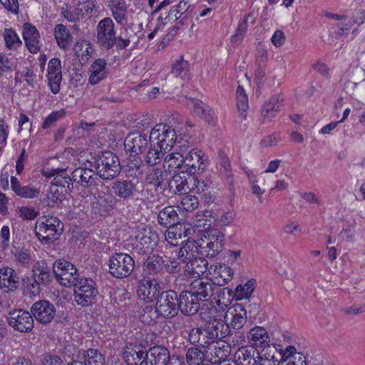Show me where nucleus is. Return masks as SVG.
Masks as SVG:
<instances>
[{"label":"nucleus","instance_id":"obj_22","mask_svg":"<svg viewBox=\"0 0 365 365\" xmlns=\"http://www.w3.org/2000/svg\"><path fill=\"white\" fill-rule=\"evenodd\" d=\"M123 358L128 365H142L148 358V353L144 347L130 344L126 346Z\"/></svg>","mask_w":365,"mask_h":365},{"label":"nucleus","instance_id":"obj_44","mask_svg":"<svg viewBox=\"0 0 365 365\" xmlns=\"http://www.w3.org/2000/svg\"><path fill=\"white\" fill-rule=\"evenodd\" d=\"M5 46L10 51H16L22 46V41L17 33L11 28H6L3 34Z\"/></svg>","mask_w":365,"mask_h":365},{"label":"nucleus","instance_id":"obj_45","mask_svg":"<svg viewBox=\"0 0 365 365\" xmlns=\"http://www.w3.org/2000/svg\"><path fill=\"white\" fill-rule=\"evenodd\" d=\"M236 105L240 116L245 119L249 108V99L242 86H238L236 90Z\"/></svg>","mask_w":365,"mask_h":365},{"label":"nucleus","instance_id":"obj_39","mask_svg":"<svg viewBox=\"0 0 365 365\" xmlns=\"http://www.w3.org/2000/svg\"><path fill=\"white\" fill-rule=\"evenodd\" d=\"M54 36L58 46L63 49L69 48L73 41V37L63 24H57L54 28Z\"/></svg>","mask_w":365,"mask_h":365},{"label":"nucleus","instance_id":"obj_61","mask_svg":"<svg viewBox=\"0 0 365 365\" xmlns=\"http://www.w3.org/2000/svg\"><path fill=\"white\" fill-rule=\"evenodd\" d=\"M182 235V233L181 230L174 225L168 227V230L165 234V237L170 245L176 246L178 242V240L181 239Z\"/></svg>","mask_w":365,"mask_h":365},{"label":"nucleus","instance_id":"obj_15","mask_svg":"<svg viewBox=\"0 0 365 365\" xmlns=\"http://www.w3.org/2000/svg\"><path fill=\"white\" fill-rule=\"evenodd\" d=\"M31 312L36 321L43 324L50 323L55 317L56 308L47 300H40L33 304Z\"/></svg>","mask_w":365,"mask_h":365},{"label":"nucleus","instance_id":"obj_31","mask_svg":"<svg viewBox=\"0 0 365 365\" xmlns=\"http://www.w3.org/2000/svg\"><path fill=\"white\" fill-rule=\"evenodd\" d=\"M163 169L168 173L172 174L184 169V154L174 151L165 155L163 162Z\"/></svg>","mask_w":365,"mask_h":365},{"label":"nucleus","instance_id":"obj_21","mask_svg":"<svg viewBox=\"0 0 365 365\" xmlns=\"http://www.w3.org/2000/svg\"><path fill=\"white\" fill-rule=\"evenodd\" d=\"M178 258L175 259L178 262L185 264L190 263L191 261L201 255V249L199 244L195 241H187L178 251H175Z\"/></svg>","mask_w":365,"mask_h":365},{"label":"nucleus","instance_id":"obj_8","mask_svg":"<svg viewBox=\"0 0 365 365\" xmlns=\"http://www.w3.org/2000/svg\"><path fill=\"white\" fill-rule=\"evenodd\" d=\"M224 240L223 234L217 229H209L202 232L198 242L201 255L215 257L220 250Z\"/></svg>","mask_w":365,"mask_h":365},{"label":"nucleus","instance_id":"obj_11","mask_svg":"<svg viewBox=\"0 0 365 365\" xmlns=\"http://www.w3.org/2000/svg\"><path fill=\"white\" fill-rule=\"evenodd\" d=\"M144 271L150 275L160 274L164 271L174 273L179 271V263L173 257L165 264L162 257L153 255L148 257L144 263Z\"/></svg>","mask_w":365,"mask_h":365},{"label":"nucleus","instance_id":"obj_57","mask_svg":"<svg viewBox=\"0 0 365 365\" xmlns=\"http://www.w3.org/2000/svg\"><path fill=\"white\" fill-rule=\"evenodd\" d=\"M63 198V190L51 185L50 192L47 194L48 205L51 207L58 206Z\"/></svg>","mask_w":365,"mask_h":365},{"label":"nucleus","instance_id":"obj_16","mask_svg":"<svg viewBox=\"0 0 365 365\" xmlns=\"http://www.w3.org/2000/svg\"><path fill=\"white\" fill-rule=\"evenodd\" d=\"M233 274L234 272L230 267L225 264L218 263L209 267L207 275L213 284L222 287L232 279Z\"/></svg>","mask_w":365,"mask_h":365},{"label":"nucleus","instance_id":"obj_53","mask_svg":"<svg viewBox=\"0 0 365 365\" xmlns=\"http://www.w3.org/2000/svg\"><path fill=\"white\" fill-rule=\"evenodd\" d=\"M237 365H255L256 359L252 357L250 351L247 347L238 349L235 354Z\"/></svg>","mask_w":365,"mask_h":365},{"label":"nucleus","instance_id":"obj_34","mask_svg":"<svg viewBox=\"0 0 365 365\" xmlns=\"http://www.w3.org/2000/svg\"><path fill=\"white\" fill-rule=\"evenodd\" d=\"M277 351V348L274 344L262 348L257 352L256 363H258L259 365H278L279 360L275 356Z\"/></svg>","mask_w":365,"mask_h":365},{"label":"nucleus","instance_id":"obj_23","mask_svg":"<svg viewBox=\"0 0 365 365\" xmlns=\"http://www.w3.org/2000/svg\"><path fill=\"white\" fill-rule=\"evenodd\" d=\"M148 140L140 133H130L125 139L124 146L127 152L135 156L141 153L147 147Z\"/></svg>","mask_w":365,"mask_h":365},{"label":"nucleus","instance_id":"obj_26","mask_svg":"<svg viewBox=\"0 0 365 365\" xmlns=\"http://www.w3.org/2000/svg\"><path fill=\"white\" fill-rule=\"evenodd\" d=\"M22 35L26 46L32 53H36L40 51V36L36 28L31 24L26 23L23 26Z\"/></svg>","mask_w":365,"mask_h":365},{"label":"nucleus","instance_id":"obj_43","mask_svg":"<svg viewBox=\"0 0 365 365\" xmlns=\"http://www.w3.org/2000/svg\"><path fill=\"white\" fill-rule=\"evenodd\" d=\"M177 202V207L181 212H191L199 206L198 198L191 195H180Z\"/></svg>","mask_w":365,"mask_h":365},{"label":"nucleus","instance_id":"obj_49","mask_svg":"<svg viewBox=\"0 0 365 365\" xmlns=\"http://www.w3.org/2000/svg\"><path fill=\"white\" fill-rule=\"evenodd\" d=\"M73 51L78 59L86 61L91 56L93 49L88 41L82 40L75 44Z\"/></svg>","mask_w":365,"mask_h":365},{"label":"nucleus","instance_id":"obj_20","mask_svg":"<svg viewBox=\"0 0 365 365\" xmlns=\"http://www.w3.org/2000/svg\"><path fill=\"white\" fill-rule=\"evenodd\" d=\"M248 342L252 347L263 348L272 344L267 329L262 326H255L247 334Z\"/></svg>","mask_w":365,"mask_h":365},{"label":"nucleus","instance_id":"obj_13","mask_svg":"<svg viewBox=\"0 0 365 365\" xmlns=\"http://www.w3.org/2000/svg\"><path fill=\"white\" fill-rule=\"evenodd\" d=\"M98 43L106 49L111 48L116 42L115 26L110 18H104L97 26Z\"/></svg>","mask_w":365,"mask_h":365},{"label":"nucleus","instance_id":"obj_2","mask_svg":"<svg viewBox=\"0 0 365 365\" xmlns=\"http://www.w3.org/2000/svg\"><path fill=\"white\" fill-rule=\"evenodd\" d=\"M190 137L182 133L177 135L174 128L167 124H157L152 129L149 140L161 147V149L170 152L174 145L179 144L182 148L189 143Z\"/></svg>","mask_w":365,"mask_h":365},{"label":"nucleus","instance_id":"obj_7","mask_svg":"<svg viewBox=\"0 0 365 365\" xmlns=\"http://www.w3.org/2000/svg\"><path fill=\"white\" fill-rule=\"evenodd\" d=\"M73 287H75L74 301L79 306L88 307L95 302L98 290L92 279L82 277Z\"/></svg>","mask_w":365,"mask_h":365},{"label":"nucleus","instance_id":"obj_6","mask_svg":"<svg viewBox=\"0 0 365 365\" xmlns=\"http://www.w3.org/2000/svg\"><path fill=\"white\" fill-rule=\"evenodd\" d=\"M97 175L103 180L117 177L121 170L118 158L110 151L103 152L95 163Z\"/></svg>","mask_w":365,"mask_h":365},{"label":"nucleus","instance_id":"obj_33","mask_svg":"<svg viewBox=\"0 0 365 365\" xmlns=\"http://www.w3.org/2000/svg\"><path fill=\"white\" fill-rule=\"evenodd\" d=\"M112 190L117 197L128 199L134 195L136 184L128 180H115L112 185Z\"/></svg>","mask_w":365,"mask_h":365},{"label":"nucleus","instance_id":"obj_42","mask_svg":"<svg viewBox=\"0 0 365 365\" xmlns=\"http://www.w3.org/2000/svg\"><path fill=\"white\" fill-rule=\"evenodd\" d=\"M168 153H169L168 150L161 149V147L154 142H150V147L145 155V162L148 165H155L160 163Z\"/></svg>","mask_w":365,"mask_h":365},{"label":"nucleus","instance_id":"obj_36","mask_svg":"<svg viewBox=\"0 0 365 365\" xmlns=\"http://www.w3.org/2000/svg\"><path fill=\"white\" fill-rule=\"evenodd\" d=\"M17 277L15 272L10 267H4L0 269V288L4 292L15 289L17 287Z\"/></svg>","mask_w":365,"mask_h":365},{"label":"nucleus","instance_id":"obj_12","mask_svg":"<svg viewBox=\"0 0 365 365\" xmlns=\"http://www.w3.org/2000/svg\"><path fill=\"white\" fill-rule=\"evenodd\" d=\"M158 235L150 227L138 229L135 235L134 245L139 253L151 252L157 246Z\"/></svg>","mask_w":365,"mask_h":365},{"label":"nucleus","instance_id":"obj_19","mask_svg":"<svg viewBox=\"0 0 365 365\" xmlns=\"http://www.w3.org/2000/svg\"><path fill=\"white\" fill-rule=\"evenodd\" d=\"M206 167L201 150L192 149L184 155V171L190 174L203 171Z\"/></svg>","mask_w":365,"mask_h":365},{"label":"nucleus","instance_id":"obj_50","mask_svg":"<svg viewBox=\"0 0 365 365\" xmlns=\"http://www.w3.org/2000/svg\"><path fill=\"white\" fill-rule=\"evenodd\" d=\"M279 102L277 97L271 98L264 105L261 110V115L264 119H271L279 110Z\"/></svg>","mask_w":365,"mask_h":365},{"label":"nucleus","instance_id":"obj_5","mask_svg":"<svg viewBox=\"0 0 365 365\" xmlns=\"http://www.w3.org/2000/svg\"><path fill=\"white\" fill-rule=\"evenodd\" d=\"M36 235L45 244H50L58 239L63 231L61 221L56 217L43 216L36 222Z\"/></svg>","mask_w":365,"mask_h":365},{"label":"nucleus","instance_id":"obj_32","mask_svg":"<svg viewBox=\"0 0 365 365\" xmlns=\"http://www.w3.org/2000/svg\"><path fill=\"white\" fill-rule=\"evenodd\" d=\"M208 263L207 261L199 255L197 258L187 263L185 265L186 274L193 278H200V277L205 273H208Z\"/></svg>","mask_w":365,"mask_h":365},{"label":"nucleus","instance_id":"obj_60","mask_svg":"<svg viewBox=\"0 0 365 365\" xmlns=\"http://www.w3.org/2000/svg\"><path fill=\"white\" fill-rule=\"evenodd\" d=\"M95 8V0H79L77 5V9L82 19L86 16H91Z\"/></svg>","mask_w":365,"mask_h":365},{"label":"nucleus","instance_id":"obj_41","mask_svg":"<svg viewBox=\"0 0 365 365\" xmlns=\"http://www.w3.org/2000/svg\"><path fill=\"white\" fill-rule=\"evenodd\" d=\"M158 220L160 225L170 227L178 222V216L173 207L168 206L159 212Z\"/></svg>","mask_w":365,"mask_h":365},{"label":"nucleus","instance_id":"obj_9","mask_svg":"<svg viewBox=\"0 0 365 365\" xmlns=\"http://www.w3.org/2000/svg\"><path fill=\"white\" fill-rule=\"evenodd\" d=\"M134 267L133 259L126 253H115L109 259V272L116 278L122 279L130 276Z\"/></svg>","mask_w":365,"mask_h":365},{"label":"nucleus","instance_id":"obj_18","mask_svg":"<svg viewBox=\"0 0 365 365\" xmlns=\"http://www.w3.org/2000/svg\"><path fill=\"white\" fill-rule=\"evenodd\" d=\"M188 291L200 300L206 301L213 294V283L207 275L197 278L190 282Z\"/></svg>","mask_w":365,"mask_h":365},{"label":"nucleus","instance_id":"obj_14","mask_svg":"<svg viewBox=\"0 0 365 365\" xmlns=\"http://www.w3.org/2000/svg\"><path fill=\"white\" fill-rule=\"evenodd\" d=\"M8 323L14 330L29 332L34 328V319L30 312L15 309L9 312Z\"/></svg>","mask_w":365,"mask_h":365},{"label":"nucleus","instance_id":"obj_51","mask_svg":"<svg viewBox=\"0 0 365 365\" xmlns=\"http://www.w3.org/2000/svg\"><path fill=\"white\" fill-rule=\"evenodd\" d=\"M190 184L191 186H190L189 190L192 191L197 194H206V192L210 188L211 185V182L209 180H205L201 178L192 175L190 179Z\"/></svg>","mask_w":365,"mask_h":365},{"label":"nucleus","instance_id":"obj_46","mask_svg":"<svg viewBox=\"0 0 365 365\" xmlns=\"http://www.w3.org/2000/svg\"><path fill=\"white\" fill-rule=\"evenodd\" d=\"M255 279H248L245 284H240L235 288V297L237 300L249 298L256 287Z\"/></svg>","mask_w":365,"mask_h":365},{"label":"nucleus","instance_id":"obj_58","mask_svg":"<svg viewBox=\"0 0 365 365\" xmlns=\"http://www.w3.org/2000/svg\"><path fill=\"white\" fill-rule=\"evenodd\" d=\"M12 254L13 261L16 264H28L32 259L30 252L24 248L15 249Z\"/></svg>","mask_w":365,"mask_h":365},{"label":"nucleus","instance_id":"obj_3","mask_svg":"<svg viewBox=\"0 0 365 365\" xmlns=\"http://www.w3.org/2000/svg\"><path fill=\"white\" fill-rule=\"evenodd\" d=\"M247 320V310L240 304H235L230 307L226 306L224 324L218 323L215 337L224 339L229 335L230 328L240 329Z\"/></svg>","mask_w":365,"mask_h":365},{"label":"nucleus","instance_id":"obj_63","mask_svg":"<svg viewBox=\"0 0 365 365\" xmlns=\"http://www.w3.org/2000/svg\"><path fill=\"white\" fill-rule=\"evenodd\" d=\"M354 236V226L351 223L345 222L339 235V238L342 241L351 242Z\"/></svg>","mask_w":365,"mask_h":365},{"label":"nucleus","instance_id":"obj_29","mask_svg":"<svg viewBox=\"0 0 365 365\" xmlns=\"http://www.w3.org/2000/svg\"><path fill=\"white\" fill-rule=\"evenodd\" d=\"M187 105L193 108L194 112L201 118L205 120L210 125H215L217 122L215 111L200 100L190 98Z\"/></svg>","mask_w":365,"mask_h":365},{"label":"nucleus","instance_id":"obj_35","mask_svg":"<svg viewBox=\"0 0 365 365\" xmlns=\"http://www.w3.org/2000/svg\"><path fill=\"white\" fill-rule=\"evenodd\" d=\"M213 219L212 217V212L209 210L199 211L197 212L193 218L190 225L193 227L192 232H194V228H198L199 232H205L210 229Z\"/></svg>","mask_w":365,"mask_h":365},{"label":"nucleus","instance_id":"obj_25","mask_svg":"<svg viewBox=\"0 0 365 365\" xmlns=\"http://www.w3.org/2000/svg\"><path fill=\"white\" fill-rule=\"evenodd\" d=\"M200 301L188 290L182 292L178 297L179 309L186 315H193L200 309Z\"/></svg>","mask_w":365,"mask_h":365},{"label":"nucleus","instance_id":"obj_47","mask_svg":"<svg viewBox=\"0 0 365 365\" xmlns=\"http://www.w3.org/2000/svg\"><path fill=\"white\" fill-rule=\"evenodd\" d=\"M127 6L123 0H111L110 10L115 20L123 24L125 20Z\"/></svg>","mask_w":365,"mask_h":365},{"label":"nucleus","instance_id":"obj_62","mask_svg":"<svg viewBox=\"0 0 365 365\" xmlns=\"http://www.w3.org/2000/svg\"><path fill=\"white\" fill-rule=\"evenodd\" d=\"M16 215L23 220H33L37 217L38 212L32 207L24 206L17 208Z\"/></svg>","mask_w":365,"mask_h":365},{"label":"nucleus","instance_id":"obj_37","mask_svg":"<svg viewBox=\"0 0 365 365\" xmlns=\"http://www.w3.org/2000/svg\"><path fill=\"white\" fill-rule=\"evenodd\" d=\"M168 178V173L165 169L153 168L146 172L145 182L154 187H158L163 185Z\"/></svg>","mask_w":365,"mask_h":365},{"label":"nucleus","instance_id":"obj_10","mask_svg":"<svg viewBox=\"0 0 365 365\" xmlns=\"http://www.w3.org/2000/svg\"><path fill=\"white\" fill-rule=\"evenodd\" d=\"M53 269L56 279L64 287H73L81 279L80 274L74 265L66 260L59 259L56 261Z\"/></svg>","mask_w":365,"mask_h":365},{"label":"nucleus","instance_id":"obj_30","mask_svg":"<svg viewBox=\"0 0 365 365\" xmlns=\"http://www.w3.org/2000/svg\"><path fill=\"white\" fill-rule=\"evenodd\" d=\"M147 353L145 365H166L170 359L169 351L163 346L151 347Z\"/></svg>","mask_w":365,"mask_h":365},{"label":"nucleus","instance_id":"obj_28","mask_svg":"<svg viewBox=\"0 0 365 365\" xmlns=\"http://www.w3.org/2000/svg\"><path fill=\"white\" fill-rule=\"evenodd\" d=\"M137 292L140 299L152 302L159 294V284L155 279H143L140 282Z\"/></svg>","mask_w":365,"mask_h":365},{"label":"nucleus","instance_id":"obj_52","mask_svg":"<svg viewBox=\"0 0 365 365\" xmlns=\"http://www.w3.org/2000/svg\"><path fill=\"white\" fill-rule=\"evenodd\" d=\"M190 6L188 1L181 0L176 6L171 8L166 18H168L169 20L171 21H176L182 14H189Z\"/></svg>","mask_w":365,"mask_h":365},{"label":"nucleus","instance_id":"obj_54","mask_svg":"<svg viewBox=\"0 0 365 365\" xmlns=\"http://www.w3.org/2000/svg\"><path fill=\"white\" fill-rule=\"evenodd\" d=\"M83 358H84V363L87 365H104V357L97 349H90L87 350Z\"/></svg>","mask_w":365,"mask_h":365},{"label":"nucleus","instance_id":"obj_56","mask_svg":"<svg viewBox=\"0 0 365 365\" xmlns=\"http://www.w3.org/2000/svg\"><path fill=\"white\" fill-rule=\"evenodd\" d=\"M204 359L203 351L197 348H191L187 351L186 361L189 365H202Z\"/></svg>","mask_w":365,"mask_h":365},{"label":"nucleus","instance_id":"obj_27","mask_svg":"<svg viewBox=\"0 0 365 365\" xmlns=\"http://www.w3.org/2000/svg\"><path fill=\"white\" fill-rule=\"evenodd\" d=\"M109 72L107 62L103 58L96 59L90 66L88 83L96 85L104 80Z\"/></svg>","mask_w":365,"mask_h":365},{"label":"nucleus","instance_id":"obj_59","mask_svg":"<svg viewBox=\"0 0 365 365\" xmlns=\"http://www.w3.org/2000/svg\"><path fill=\"white\" fill-rule=\"evenodd\" d=\"M72 180V177L71 178L66 171L62 169L52 180L51 185L56 186L63 190L66 187H69Z\"/></svg>","mask_w":365,"mask_h":365},{"label":"nucleus","instance_id":"obj_64","mask_svg":"<svg viewBox=\"0 0 365 365\" xmlns=\"http://www.w3.org/2000/svg\"><path fill=\"white\" fill-rule=\"evenodd\" d=\"M235 217V212L227 211L218 216L215 220L217 226H227L233 222Z\"/></svg>","mask_w":365,"mask_h":365},{"label":"nucleus","instance_id":"obj_4","mask_svg":"<svg viewBox=\"0 0 365 365\" xmlns=\"http://www.w3.org/2000/svg\"><path fill=\"white\" fill-rule=\"evenodd\" d=\"M226 305H217L205 304L200 309V317L201 319L206 323L205 329L207 338L212 341L222 339L220 337H215L218 323L224 324Z\"/></svg>","mask_w":365,"mask_h":365},{"label":"nucleus","instance_id":"obj_40","mask_svg":"<svg viewBox=\"0 0 365 365\" xmlns=\"http://www.w3.org/2000/svg\"><path fill=\"white\" fill-rule=\"evenodd\" d=\"M190 64L184 60L182 56H179L174 61L172 68L171 74L175 78H180L183 81L190 79Z\"/></svg>","mask_w":365,"mask_h":365},{"label":"nucleus","instance_id":"obj_1","mask_svg":"<svg viewBox=\"0 0 365 365\" xmlns=\"http://www.w3.org/2000/svg\"><path fill=\"white\" fill-rule=\"evenodd\" d=\"M179 311L178 297L175 292L168 290L163 292L157 298L155 308L147 306L143 309L142 321L145 323H155L158 317L173 318Z\"/></svg>","mask_w":365,"mask_h":365},{"label":"nucleus","instance_id":"obj_55","mask_svg":"<svg viewBox=\"0 0 365 365\" xmlns=\"http://www.w3.org/2000/svg\"><path fill=\"white\" fill-rule=\"evenodd\" d=\"M66 115L64 109H59L52 111L48 116L46 117L43 123L42 128L43 130L49 129L55 126L57 121L63 119Z\"/></svg>","mask_w":365,"mask_h":365},{"label":"nucleus","instance_id":"obj_48","mask_svg":"<svg viewBox=\"0 0 365 365\" xmlns=\"http://www.w3.org/2000/svg\"><path fill=\"white\" fill-rule=\"evenodd\" d=\"M34 278L41 283H46L50 279V268L43 261L37 262L33 267Z\"/></svg>","mask_w":365,"mask_h":365},{"label":"nucleus","instance_id":"obj_38","mask_svg":"<svg viewBox=\"0 0 365 365\" xmlns=\"http://www.w3.org/2000/svg\"><path fill=\"white\" fill-rule=\"evenodd\" d=\"M72 178L84 187H89L96 183L93 171L85 168L75 169L72 173Z\"/></svg>","mask_w":365,"mask_h":365},{"label":"nucleus","instance_id":"obj_17","mask_svg":"<svg viewBox=\"0 0 365 365\" xmlns=\"http://www.w3.org/2000/svg\"><path fill=\"white\" fill-rule=\"evenodd\" d=\"M46 76L51 91L57 94L62 81L61 62L59 58H53L48 61Z\"/></svg>","mask_w":365,"mask_h":365},{"label":"nucleus","instance_id":"obj_24","mask_svg":"<svg viewBox=\"0 0 365 365\" xmlns=\"http://www.w3.org/2000/svg\"><path fill=\"white\" fill-rule=\"evenodd\" d=\"M173 174V176L169 182L170 189L175 194H185L190 190L191 174L184 170Z\"/></svg>","mask_w":365,"mask_h":365}]
</instances>
